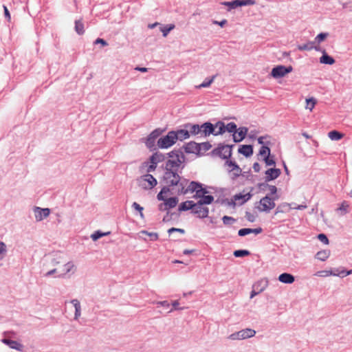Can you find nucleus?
I'll list each match as a JSON object with an SVG mask.
<instances>
[{
  "label": "nucleus",
  "mask_w": 352,
  "mask_h": 352,
  "mask_svg": "<svg viewBox=\"0 0 352 352\" xmlns=\"http://www.w3.org/2000/svg\"><path fill=\"white\" fill-rule=\"evenodd\" d=\"M239 335H240V333H239V331H238V332H236V333H232V334L228 337V338H229V339H230V340H241V336H239Z\"/></svg>",
  "instance_id": "6e6d98bb"
},
{
  "label": "nucleus",
  "mask_w": 352,
  "mask_h": 352,
  "mask_svg": "<svg viewBox=\"0 0 352 352\" xmlns=\"http://www.w3.org/2000/svg\"><path fill=\"white\" fill-rule=\"evenodd\" d=\"M94 44H101L102 46H107L108 43L102 38H98L95 41Z\"/></svg>",
  "instance_id": "052dcab7"
},
{
  "label": "nucleus",
  "mask_w": 352,
  "mask_h": 352,
  "mask_svg": "<svg viewBox=\"0 0 352 352\" xmlns=\"http://www.w3.org/2000/svg\"><path fill=\"white\" fill-rule=\"evenodd\" d=\"M71 303L74 305L75 308V316L74 318L78 320L81 314V308L80 302L77 299H74L71 301Z\"/></svg>",
  "instance_id": "393cba45"
},
{
  "label": "nucleus",
  "mask_w": 352,
  "mask_h": 352,
  "mask_svg": "<svg viewBox=\"0 0 352 352\" xmlns=\"http://www.w3.org/2000/svg\"><path fill=\"white\" fill-rule=\"evenodd\" d=\"M317 103V100L314 98H310L306 99V106L305 109H309L310 111H312L314 108L315 107V105Z\"/></svg>",
  "instance_id": "473e14b6"
},
{
  "label": "nucleus",
  "mask_w": 352,
  "mask_h": 352,
  "mask_svg": "<svg viewBox=\"0 0 352 352\" xmlns=\"http://www.w3.org/2000/svg\"><path fill=\"white\" fill-rule=\"evenodd\" d=\"M259 155L263 158L270 155V149L267 146H262L259 151Z\"/></svg>",
  "instance_id": "c9c22d12"
},
{
  "label": "nucleus",
  "mask_w": 352,
  "mask_h": 352,
  "mask_svg": "<svg viewBox=\"0 0 352 352\" xmlns=\"http://www.w3.org/2000/svg\"><path fill=\"white\" fill-rule=\"evenodd\" d=\"M241 340L252 338L254 336L256 331L252 329H245L239 331Z\"/></svg>",
  "instance_id": "4be33fe9"
},
{
  "label": "nucleus",
  "mask_w": 352,
  "mask_h": 352,
  "mask_svg": "<svg viewBox=\"0 0 352 352\" xmlns=\"http://www.w3.org/2000/svg\"><path fill=\"white\" fill-rule=\"evenodd\" d=\"M263 160L265 161L267 166L275 165V161L274 160L273 157H270V155L263 158Z\"/></svg>",
  "instance_id": "3c124183"
},
{
  "label": "nucleus",
  "mask_w": 352,
  "mask_h": 352,
  "mask_svg": "<svg viewBox=\"0 0 352 352\" xmlns=\"http://www.w3.org/2000/svg\"><path fill=\"white\" fill-rule=\"evenodd\" d=\"M3 9H4V13H5V16L6 18H8L9 20L10 19V12L7 8L6 6H3Z\"/></svg>",
  "instance_id": "774afa93"
},
{
  "label": "nucleus",
  "mask_w": 352,
  "mask_h": 352,
  "mask_svg": "<svg viewBox=\"0 0 352 352\" xmlns=\"http://www.w3.org/2000/svg\"><path fill=\"white\" fill-rule=\"evenodd\" d=\"M75 271H76V267H75L74 264L72 262H68L63 266V268L61 270V274L60 275V276H65L67 274H69L70 272L74 273Z\"/></svg>",
  "instance_id": "6ab92c4d"
},
{
  "label": "nucleus",
  "mask_w": 352,
  "mask_h": 352,
  "mask_svg": "<svg viewBox=\"0 0 352 352\" xmlns=\"http://www.w3.org/2000/svg\"><path fill=\"white\" fill-rule=\"evenodd\" d=\"M328 137L331 140H339L344 137V134L342 133H340L338 131L334 130V131H331L329 132Z\"/></svg>",
  "instance_id": "7c9ffc66"
},
{
  "label": "nucleus",
  "mask_w": 352,
  "mask_h": 352,
  "mask_svg": "<svg viewBox=\"0 0 352 352\" xmlns=\"http://www.w3.org/2000/svg\"><path fill=\"white\" fill-rule=\"evenodd\" d=\"M75 30L80 35L84 34V24L81 20H78L75 21Z\"/></svg>",
  "instance_id": "72a5a7b5"
},
{
  "label": "nucleus",
  "mask_w": 352,
  "mask_h": 352,
  "mask_svg": "<svg viewBox=\"0 0 352 352\" xmlns=\"http://www.w3.org/2000/svg\"><path fill=\"white\" fill-rule=\"evenodd\" d=\"M108 234H109V232L104 233V232H101L100 231H97L91 234V238L92 239L93 241H96L98 239L101 238L102 236H105Z\"/></svg>",
  "instance_id": "a18cd8bd"
},
{
  "label": "nucleus",
  "mask_w": 352,
  "mask_h": 352,
  "mask_svg": "<svg viewBox=\"0 0 352 352\" xmlns=\"http://www.w3.org/2000/svg\"><path fill=\"white\" fill-rule=\"evenodd\" d=\"M214 135V126L210 122H206L201 125V135L204 136Z\"/></svg>",
  "instance_id": "4468645a"
},
{
  "label": "nucleus",
  "mask_w": 352,
  "mask_h": 352,
  "mask_svg": "<svg viewBox=\"0 0 352 352\" xmlns=\"http://www.w3.org/2000/svg\"><path fill=\"white\" fill-rule=\"evenodd\" d=\"M278 280L283 283L291 284L294 282V277L290 274L283 273L278 276Z\"/></svg>",
  "instance_id": "aec40b11"
},
{
  "label": "nucleus",
  "mask_w": 352,
  "mask_h": 352,
  "mask_svg": "<svg viewBox=\"0 0 352 352\" xmlns=\"http://www.w3.org/2000/svg\"><path fill=\"white\" fill-rule=\"evenodd\" d=\"M262 231L261 228H256V229H252V228H242L239 230V235L241 236H245L247 234L254 233V234H259Z\"/></svg>",
  "instance_id": "412c9836"
},
{
  "label": "nucleus",
  "mask_w": 352,
  "mask_h": 352,
  "mask_svg": "<svg viewBox=\"0 0 352 352\" xmlns=\"http://www.w3.org/2000/svg\"><path fill=\"white\" fill-rule=\"evenodd\" d=\"M267 285V280H261L260 281L256 282L253 285V290L251 292L250 298H252L264 290L265 287Z\"/></svg>",
  "instance_id": "9b49d317"
},
{
  "label": "nucleus",
  "mask_w": 352,
  "mask_h": 352,
  "mask_svg": "<svg viewBox=\"0 0 352 352\" xmlns=\"http://www.w3.org/2000/svg\"><path fill=\"white\" fill-rule=\"evenodd\" d=\"M132 206H133V208L135 210H138V211L140 212V214L141 218H142V219H143V218H144V214H143V212H142V211H143V210H144L143 207L140 206V204H138V203H136V202H134V203L133 204Z\"/></svg>",
  "instance_id": "09e8293b"
},
{
  "label": "nucleus",
  "mask_w": 352,
  "mask_h": 352,
  "mask_svg": "<svg viewBox=\"0 0 352 352\" xmlns=\"http://www.w3.org/2000/svg\"><path fill=\"white\" fill-rule=\"evenodd\" d=\"M239 5L247 6V5H254L255 4V0H240Z\"/></svg>",
  "instance_id": "864d4df0"
},
{
  "label": "nucleus",
  "mask_w": 352,
  "mask_h": 352,
  "mask_svg": "<svg viewBox=\"0 0 352 352\" xmlns=\"http://www.w3.org/2000/svg\"><path fill=\"white\" fill-rule=\"evenodd\" d=\"M36 220L40 221L44 218L47 217L50 215V210L49 208H36L34 210Z\"/></svg>",
  "instance_id": "ddd939ff"
},
{
  "label": "nucleus",
  "mask_w": 352,
  "mask_h": 352,
  "mask_svg": "<svg viewBox=\"0 0 352 352\" xmlns=\"http://www.w3.org/2000/svg\"><path fill=\"white\" fill-rule=\"evenodd\" d=\"M220 155L224 159L229 158L232 155L231 148L229 146H224L220 148Z\"/></svg>",
  "instance_id": "bb28decb"
},
{
  "label": "nucleus",
  "mask_w": 352,
  "mask_h": 352,
  "mask_svg": "<svg viewBox=\"0 0 352 352\" xmlns=\"http://www.w3.org/2000/svg\"><path fill=\"white\" fill-rule=\"evenodd\" d=\"M175 135L177 136V140H186L190 137V133L188 129H181L175 132Z\"/></svg>",
  "instance_id": "b1692460"
},
{
  "label": "nucleus",
  "mask_w": 352,
  "mask_h": 352,
  "mask_svg": "<svg viewBox=\"0 0 352 352\" xmlns=\"http://www.w3.org/2000/svg\"><path fill=\"white\" fill-rule=\"evenodd\" d=\"M226 166L228 167V170L232 179H235L241 175L242 170L236 162L227 160L226 162Z\"/></svg>",
  "instance_id": "1a4fd4ad"
},
{
  "label": "nucleus",
  "mask_w": 352,
  "mask_h": 352,
  "mask_svg": "<svg viewBox=\"0 0 352 352\" xmlns=\"http://www.w3.org/2000/svg\"><path fill=\"white\" fill-rule=\"evenodd\" d=\"M159 135V133L157 131H153L149 136L147 138V141L149 140H155V139Z\"/></svg>",
  "instance_id": "4d7b16f0"
},
{
  "label": "nucleus",
  "mask_w": 352,
  "mask_h": 352,
  "mask_svg": "<svg viewBox=\"0 0 352 352\" xmlns=\"http://www.w3.org/2000/svg\"><path fill=\"white\" fill-rule=\"evenodd\" d=\"M240 2V0H234L232 2H228V3H226L225 4L226 5H229L232 8H236V7H238V6H241L239 5V3Z\"/></svg>",
  "instance_id": "13d9d810"
},
{
  "label": "nucleus",
  "mask_w": 352,
  "mask_h": 352,
  "mask_svg": "<svg viewBox=\"0 0 352 352\" xmlns=\"http://www.w3.org/2000/svg\"><path fill=\"white\" fill-rule=\"evenodd\" d=\"M314 48L313 43H308L304 45H298V49L300 51L303 50H311Z\"/></svg>",
  "instance_id": "c03bdc74"
},
{
  "label": "nucleus",
  "mask_w": 352,
  "mask_h": 352,
  "mask_svg": "<svg viewBox=\"0 0 352 352\" xmlns=\"http://www.w3.org/2000/svg\"><path fill=\"white\" fill-rule=\"evenodd\" d=\"M251 197L252 195L250 192H247L245 194L239 193L234 196V199L235 201H237L238 204L242 205L249 200Z\"/></svg>",
  "instance_id": "f3484780"
},
{
  "label": "nucleus",
  "mask_w": 352,
  "mask_h": 352,
  "mask_svg": "<svg viewBox=\"0 0 352 352\" xmlns=\"http://www.w3.org/2000/svg\"><path fill=\"white\" fill-rule=\"evenodd\" d=\"M170 159L166 162L165 169L178 171L180 166L184 162L183 153L179 151H173L168 153Z\"/></svg>",
  "instance_id": "f257e3e1"
},
{
  "label": "nucleus",
  "mask_w": 352,
  "mask_h": 352,
  "mask_svg": "<svg viewBox=\"0 0 352 352\" xmlns=\"http://www.w3.org/2000/svg\"><path fill=\"white\" fill-rule=\"evenodd\" d=\"M193 206H195V203L193 201H186L182 203L179 206V211H186L188 210H192Z\"/></svg>",
  "instance_id": "5701e85b"
},
{
  "label": "nucleus",
  "mask_w": 352,
  "mask_h": 352,
  "mask_svg": "<svg viewBox=\"0 0 352 352\" xmlns=\"http://www.w3.org/2000/svg\"><path fill=\"white\" fill-rule=\"evenodd\" d=\"M6 252V247L3 242H0V260H1Z\"/></svg>",
  "instance_id": "8fccbe9b"
},
{
  "label": "nucleus",
  "mask_w": 352,
  "mask_h": 352,
  "mask_svg": "<svg viewBox=\"0 0 352 352\" xmlns=\"http://www.w3.org/2000/svg\"><path fill=\"white\" fill-rule=\"evenodd\" d=\"M226 131L230 133H234L237 129L236 124L234 122H230L227 125H225Z\"/></svg>",
  "instance_id": "37998d69"
},
{
  "label": "nucleus",
  "mask_w": 352,
  "mask_h": 352,
  "mask_svg": "<svg viewBox=\"0 0 352 352\" xmlns=\"http://www.w3.org/2000/svg\"><path fill=\"white\" fill-rule=\"evenodd\" d=\"M248 129L246 127H240L236 129L235 132L233 133V140L235 142H239L242 141L246 136L248 133Z\"/></svg>",
  "instance_id": "f8f14e48"
},
{
  "label": "nucleus",
  "mask_w": 352,
  "mask_h": 352,
  "mask_svg": "<svg viewBox=\"0 0 352 352\" xmlns=\"http://www.w3.org/2000/svg\"><path fill=\"white\" fill-rule=\"evenodd\" d=\"M139 182L140 186L146 190L152 189L157 184L156 179L150 174L142 175L140 178Z\"/></svg>",
  "instance_id": "39448f33"
},
{
  "label": "nucleus",
  "mask_w": 352,
  "mask_h": 352,
  "mask_svg": "<svg viewBox=\"0 0 352 352\" xmlns=\"http://www.w3.org/2000/svg\"><path fill=\"white\" fill-rule=\"evenodd\" d=\"M177 141V136L175 131H170L168 134L160 138L157 141V145L161 148H167L173 145Z\"/></svg>",
  "instance_id": "7ed1b4c3"
},
{
  "label": "nucleus",
  "mask_w": 352,
  "mask_h": 352,
  "mask_svg": "<svg viewBox=\"0 0 352 352\" xmlns=\"http://www.w3.org/2000/svg\"><path fill=\"white\" fill-rule=\"evenodd\" d=\"M238 152L245 157H250L253 154L252 146L242 145L239 148Z\"/></svg>",
  "instance_id": "a211bd4d"
},
{
  "label": "nucleus",
  "mask_w": 352,
  "mask_h": 352,
  "mask_svg": "<svg viewBox=\"0 0 352 352\" xmlns=\"http://www.w3.org/2000/svg\"><path fill=\"white\" fill-rule=\"evenodd\" d=\"M164 160V156L162 153H155L153 154L150 158V164L145 162L144 163V166L146 167V173H151L155 170L157 165L158 163L162 162Z\"/></svg>",
  "instance_id": "20e7f679"
},
{
  "label": "nucleus",
  "mask_w": 352,
  "mask_h": 352,
  "mask_svg": "<svg viewBox=\"0 0 352 352\" xmlns=\"http://www.w3.org/2000/svg\"><path fill=\"white\" fill-rule=\"evenodd\" d=\"M349 208V203L346 201H344L341 203V204L338 210L342 211L343 212V214H346L348 212Z\"/></svg>",
  "instance_id": "a19ab883"
},
{
  "label": "nucleus",
  "mask_w": 352,
  "mask_h": 352,
  "mask_svg": "<svg viewBox=\"0 0 352 352\" xmlns=\"http://www.w3.org/2000/svg\"><path fill=\"white\" fill-rule=\"evenodd\" d=\"M157 305H160L161 306H164V307H165L166 308H168L170 307L169 302L168 301H166V300L158 302Z\"/></svg>",
  "instance_id": "0e129e2a"
},
{
  "label": "nucleus",
  "mask_w": 352,
  "mask_h": 352,
  "mask_svg": "<svg viewBox=\"0 0 352 352\" xmlns=\"http://www.w3.org/2000/svg\"><path fill=\"white\" fill-rule=\"evenodd\" d=\"M216 76H213L210 79H206L201 84H200L199 86H197V88H202V87H208L212 84V82L214 81Z\"/></svg>",
  "instance_id": "e433bc0d"
},
{
  "label": "nucleus",
  "mask_w": 352,
  "mask_h": 352,
  "mask_svg": "<svg viewBox=\"0 0 352 352\" xmlns=\"http://www.w3.org/2000/svg\"><path fill=\"white\" fill-rule=\"evenodd\" d=\"M329 256H330V251L328 250H324L319 251L316 254V257L317 259H318L320 261H324L329 258Z\"/></svg>",
  "instance_id": "cd10ccee"
},
{
  "label": "nucleus",
  "mask_w": 352,
  "mask_h": 352,
  "mask_svg": "<svg viewBox=\"0 0 352 352\" xmlns=\"http://www.w3.org/2000/svg\"><path fill=\"white\" fill-rule=\"evenodd\" d=\"M250 254V252L248 250H235L234 252V256L236 257H243L245 256H248Z\"/></svg>",
  "instance_id": "79ce46f5"
},
{
  "label": "nucleus",
  "mask_w": 352,
  "mask_h": 352,
  "mask_svg": "<svg viewBox=\"0 0 352 352\" xmlns=\"http://www.w3.org/2000/svg\"><path fill=\"white\" fill-rule=\"evenodd\" d=\"M266 139V137H260L258 138V144L263 145V146H265V140Z\"/></svg>",
  "instance_id": "338daca9"
},
{
  "label": "nucleus",
  "mask_w": 352,
  "mask_h": 352,
  "mask_svg": "<svg viewBox=\"0 0 352 352\" xmlns=\"http://www.w3.org/2000/svg\"><path fill=\"white\" fill-rule=\"evenodd\" d=\"M186 128H188V131L191 135H197L199 133L201 134V125L199 126V124H189L186 126Z\"/></svg>",
  "instance_id": "a878e982"
},
{
  "label": "nucleus",
  "mask_w": 352,
  "mask_h": 352,
  "mask_svg": "<svg viewBox=\"0 0 352 352\" xmlns=\"http://www.w3.org/2000/svg\"><path fill=\"white\" fill-rule=\"evenodd\" d=\"M214 126V135L222 134L226 131L225 124L222 122H218Z\"/></svg>",
  "instance_id": "c85d7f7f"
},
{
  "label": "nucleus",
  "mask_w": 352,
  "mask_h": 352,
  "mask_svg": "<svg viewBox=\"0 0 352 352\" xmlns=\"http://www.w3.org/2000/svg\"><path fill=\"white\" fill-rule=\"evenodd\" d=\"M274 200L268 196L262 198L259 201L258 209L261 212H270L275 207Z\"/></svg>",
  "instance_id": "0eeeda50"
},
{
  "label": "nucleus",
  "mask_w": 352,
  "mask_h": 352,
  "mask_svg": "<svg viewBox=\"0 0 352 352\" xmlns=\"http://www.w3.org/2000/svg\"><path fill=\"white\" fill-rule=\"evenodd\" d=\"M159 210L161 211L168 210V208H167L165 202L162 203L159 205Z\"/></svg>",
  "instance_id": "680f3d73"
},
{
  "label": "nucleus",
  "mask_w": 352,
  "mask_h": 352,
  "mask_svg": "<svg viewBox=\"0 0 352 352\" xmlns=\"http://www.w3.org/2000/svg\"><path fill=\"white\" fill-rule=\"evenodd\" d=\"M222 220L225 225H230L235 222V219L233 217L228 216H224Z\"/></svg>",
  "instance_id": "de8ad7c7"
},
{
  "label": "nucleus",
  "mask_w": 352,
  "mask_h": 352,
  "mask_svg": "<svg viewBox=\"0 0 352 352\" xmlns=\"http://www.w3.org/2000/svg\"><path fill=\"white\" fill-rule=\"evenodd\" d=\"M318 239L322 242L324 244H329V239L324 234H319L318 235Z\"/></svg>",
  "instance_id": "603ef678"
},
{
  "label": "nucleus",
  "mask_w": 352,
  "mask_h": 352,
  "mask_svg": "<svg viewBox=\"0 0 352 352\" xmlns=\"http://www.w3.org/2000/svg\"><path fill=\"white\" fill-rule=\"evenodd\" d=\"M175 28V25L173 24H170L166 26H164L161 28V31L163 33V36L165 37L168 35V34L173 30Z\"/></svg>",
  "instance_id": "4c0bfd02"
},
{
  "label": "nucleus",
  "mask_w": 352,
  "mask_h": 352,
  "mask_svg": "<svg viewBox=\"0 0 352 352\" xmlns=\"http://www.w3.org/2000/svg\"><path fill=\"white\" fill-rule=\"evenodd\" d=\"M178 232L181 234H184L185 230L184 229L181 228H171L168 230V232L169 234H172L173 232Z\"/></svg>",
  "instance_id": "5fc2aeb1"
},
{
  "label": "nucleus",
  "mask_w": 352,
  "mask_h": 352,
  "mask_svg": "<svg viewBox=\"0 0 352 352\" xmlns=\"http://www.w3.org/2000/svg\"><path fill=\"white\" fill-rule=\"evenodd\" d=\"M253 168H254V170L256 173L259 172V171H260V170H261L260 164H259L258 162H255V163L253 164Z\"/></svg>",
  "instance_id": "e2e57ef3"
},
{
  "label": "nucleus",
  "mask_w": 352,
  "mask_h": 352,
  "mask_svg": "<svg viewBox=\"0 0 352 352\" xmlns=\"http://www.w3.org/2000/svg\"><path fill=\"white\" fill-rule=\"evenodd\" d=\"M188 182L186 179H183L179 183V188H178V192L181 194H186L188 192H195L197 190L200 186H201L200 184L195 182H191L188 187L186 188V186Z\"/></svg>",
  "instance_id": "423d86ee"
},
{
  "label": "nucleus",
  "mask_w": 352,
  "mask_h": 352,
  "mask_svg": "<svg viewBox=\"0 0 352 352\" xmlns=\"http://www.w3.org/2000/svg\"><path fill=\"white\" fill-rule=\"evenodd\" d=\"M182 180L177 170L166 169L163 176V182L167 188L174 186H177L179 188V183Z\"/></svg>",
  "instance_id": "f03ea898"
},
{
  "label": "nucleus",
  "mask_w": 352,
  "mask_h": 352,
  "mask_svg": "<svg viewBox=\"0 0 352 352\" xmlns=\"http://www.w3.org/2000/svg\"><path fill=\"white\" fill-rule=\"evenodd\" d=\"M140 233L150 236L151 241H157L158 239V234L156 232H148V231L142 230Z\"/></svg>",
  "instance_id": "ea45409f"
},
{
  "label": "nucleus",
  "mask_w": 352,
  "mask_h": 352,
  "mask_svg": "<svg viewBox=\"0 0 352 352\" xmlns=\"http://www.w3.org/2000/svg\"><path fill=\"white\" fill-rule=\"evenodd\" d=\"M173 309H170L169 311V312H171L173 309H180V308L178 307V305H179V302L178 300H175L173 302Z\"/></svg>",
  "instance_id": "69168bd1"
},
{
  "label": "nucleus",
  "mask_w": 352,
  "mask_h": 352,
  "mask_svg": "<svg viewBox=\"0 0 352 352\" xmlns=\"http://www.w3.org/2000/svg\"><path fill=\"white\" fill-rule=\"evenodd\" d=\"M292 70L293 67L291 65L288 67L278 65L272 69L271 75L274 78H282L290 73Z\"/></svg>",
  "instance_id": "6e6552de"
},
{
  "label": "nucleus",
  "mask_w": 352,
  "mask_h": 352,
  "mask_svg": "<svg viewBox=\"0 0 352 352\" xmlns=\"http://www.w3.org/2000/svg\"><path fill=\"white\" fill-rule=\"evenodd\" d=\"M329 36L328 33H320L315 38L316 41H317L318 43L322 42L324 41L327 37Z\"/></svg>",
  "instance_id": "49530a36"
},
{
  "label": "nucleus",
  "mask_w": 352,
  "mask_h": 352,
  "mask_svg": "<svg viewBox=\"0 0 352 352\" xmlns=\"http://www.w3.org/2000/svg\"><path fill=\"white\" fill-rule=\"evenodd\" d=\"M214 201V197L212 195H204L200 200L198 201L199 203H201L204 206V204H210Z\"/></svg>",
  "instance_id": "f704fd0d"
},
{
  "label": "nucleus",
  "mask_w": 352,
  "mask_h": 352,
  "mask_svg": "<svg viewBox=\"0 0 352 352\" xmlns=\"http://www.w3.org/2000/svg\"><path fill=\"white\" fill-rule=\"evenodd\" d=\"M192 212L197 214L199 218H206L209 213V210L207 207L204 206L201 203H195Z\"/></svg>",
  "instance_id": "9d476101"
},
{
  "label": "nucleus",
  "mask_w": 352,
  "mask_h": 352,
  "mask_svg": "<svg viewBox=\"0 0 352 352\" xmlns=\"http://www.w3.org/2000/svg\"><path fill=\"white\" fill-rule=\"evenodd\" d=\"M240 2V0H234L232 2H228V3H226L225 4L226 5H229L232 8H236V7H238V6H241L239 5V3Z\"/></svg>",
  "instance_id": "bf43d9fd"
},
{
  "label": "nucleus",
  "mask_w": 352,
  "mask_h": 352,
  "mask_svg": "<svg viewBox=\"0 0 352 352\" xmlns=\"http://www.w3.org/2000/svg\"><path fill=\"white\" fill-rule=\"evenodd\" d=\"M320 62L323 64L333 65L335 63V60L324 52L323 55L320 58Z\"/></svg>",
  "instance_id": "c756f323"
},
{
  "label": "nucleus",
  "mask_w": 352,
  "mask_h": 352,
  "mask_svg": "<svg viewBox=\"0 0 352 352\" xmlns=\"http://www.w3.org/2000/svg\"><path fill=\"white\" fill-rule=\"evenodd\" d=\"M2 342L11 349L17 350L19 351H22L23 350V345L17 341L5 338L2 340Z\"/></svg>",
  "instance_id": "2eb2a0df"
},
{
  "label": "nucleus",
  "mask_w": 352,
  "mask_h": 352,
  "mask_svg": "<svg viewBox=\"0 0 352 352\" xmlns=\"http://www.w3.org/2000/svg\"><path fill=\"white\" fill-rule=\"evenodd\" d=\"M168 191H169L168 188H167L166 186L163 187L162 189L161 190V191L157 195V199L159 201H164V200L166 199L164 197V194H166Z\"/></svg>",
  "instance_id": "58836bf2"
},
{
  "label": "nucleus",
  "mask_w": 352,
  "mask_h": 352,
  "mask_svg": "<svg viewBox=\"0 0 352 352\" xmlns=\"http://www.w3.org/2000/svg\"><path fill=\"white\" fill-rule=\"evenodd\" d=\"M178 199L177 197H170L168 199H166L164 200V202L166 203V205L167 208L169 209L175 208L177 203H178Z\"/></svg>",
  "instance_id": "2f4dec72"
},
{
  "label": "nucleus",
  "mask_w": 352,
  "mask_h": 352,
  "mask_svg": "<svg viewBox=\"0 0 352 352\" xmlns=\"http://www.w3.org/2000/svg\"><path fill=\"white\" fill-rule=\"evenodd\" d=\"M280 174V170L278 168H269L265 171L266 181H271L276 179Z\"/></svg>",
  "instance_id": "dca6fc26"
}]
</instances>
